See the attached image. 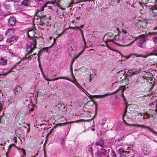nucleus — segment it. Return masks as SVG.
Returning a JSON list of instances; mask_svg holds the SVG:
<instances>
[{"label":"nucleus","mask_w":157,"mask_h":157,"mask_svg":"<svg viewBox=\"0 0 157 157\" xmlns=\"http://www.w3.org/2000/svg\"><path fill=\"white\" fill-rule=\"evenodd\" d=\"M74 61V59L72 60V61L71 63V69L72 70V64L73 63V62Z\"/></svg>","instance_id":"59"},{"label":"nucleus","mask_w":157,"mask_h":157,"mask_svg":"<svg viewBox=\"0 0 157 157\" xmlns=\"http://www.w3.org/2000/svg\"><path fill=\"white\" fill-rule=\"evenodd\" d=\"M66 29H65L61 33L59 34L58 36L57 37V38L61 36L66 31Z\"/></svg>","instance_id":"39"},{"label":"nucleus","mask_w":157,"mask_h":157,"mask_svg":"<svg viewBox=\"0 0 157 157\" xmlns=\"http://www.w3.org/2000/svg\"><path fill=\"white\" fill-rule=\"evenodd\" d=\"M25 57L26 59H32V57L30 55H28V56H26V55H25Z\"/></svg>","instance_id":"40"},{"label":"nucleus","mask_w":157,"mask_h":157,"mask_svg":"<svg viewBox=\"0 0 157 157\" xmlns=\"http://www.w3.org/2000/svg\"><path fill=\"white\" fill-rule=\"evenodd\" d=\"M36 55V54L35 53H33V55H31L30 56H31V57H34Z\"/></svg>","instance_id":"58"},{"label":"nucleus","mask_w":157,"mask_h":157,"mask_svg":"<svg viewBox=\"0 0 157 157\" xmlns=\"http://www.w3.org/2000/svg\"><path fill=\"white\" fill-rule=\"evenodd\" d=\"M148 0H142L141 2H140V4L142 3L143 4H145L147 3L148 2Z\"/></svg>","instance_id":"33"},{"label":"nucleus","mask_w":157,"mask_h":157,"mask_svg":"<svg viewBox=\"0 0 157 157\" xmlns=\"http://www.w3.org/2000/svg\"><path fill=\"white\" fill-rule=\"evenodd\" d=\"M3 38V36L1 35L0 34V41L2 40Z\"/></svg>","instance_id":"45"},{"label":"nucleus","mask_w":157,"mask_h":157,"mask_svg":"<svg viewBox=\"0 0 157 157\" xmlns=\"http://www.w3.org/2000/svg\"><path fill=\"white\" fill-rule=\"evenodd\" d=\"M36 39H34L32 40V41H31L29 44H27L26 48L27 53L25 54V55H26V56H28L32 53L33 50L36 48Z\"/></svg>","instance_id":"3"},{"label":"nucleus","mask_w":157,"mask_h":157,"mask_svg":"<svg viewBox=\"0 0 157 157\" xmlns=\"http://www.w3.org/2000/svg\"><path fill=\"white\" fill-rule=\"evenodd\" d=\"M141 23L142 29H144L147 27V23L144 20H143L142 21H141Z\"/></svg>","instance_id":"16"},{"label":"nucleus","mask_w":157,"mask_h":157,"mask_svg":"<svg viewBox=\"0 0 157 157\" xmlns=\"http://www.w3.org/2000/svg\"><path fill=\"white\" fill-rule=\"evenodd\" d=\"M35 34V32L33 29L29 30L27 33V36L30 38H32L34 36Z\"/></svg>","instance_id":"12"},{"label":"nucleus","mask_w":157,"mask_h":157,"mask_svg":"<svg viewBox=\"0 0 157 157\" xmlns=\"http://www.w3.org/2000/svg\"><path fill=\"white\" fill-rule=\"evenodd\" d=\"M151 150L150 148L146 149L145 150V152L144 154H146V155L149 154L151 152Z\"/></svg>","instance_id":"31"},{"label":"nucleus","mask_w":157,"mask_h":157,"mask_svg":"<svg viewBox=\"0 0 157 157\" xmlns=\"http://www.w3.org/2000/svg\"><path fill=\"white\" fill-rule=\"evenodd\" d=\"M92 120V118L91 119H90V120ZM90 120H80V121H84V122L88 121H89Z\"/></svg>","instance_id":"47"},{"label":"nucleus","mask_w":157,"mask_h":157,"mask_svg":"<svg viewBox=\"0 0 157 157\" xmlns=\"http://www.w3.org/2000/svg\"><path fill=\"white\" fill-rule=\"evenodd\" d=\"M111 0L113 2H117V3H118L119 2V1L120 0Z\"/></svg>","instance_id":"56"},{"label":"nucleus","mask_w":157,"mask_h":157,"mask_svg":"<svg viewBox=\"0 0 157 157\" xmlns=\"http://www.w3.org/2000/svg\"><path fill=\"white\" fill-rule=\"evenodd\" d=\"M106 35L109 36H113L114 35V34L112 33H106Z\"/></svg>","instance_id":"36"},{"label":"nucleus","mask_w":157,"mask_h":157,"mask_svg":"<svg viewBox=\"0 0 157 157\" xmlns=\"http://www.w3.org/2000/svg\"><path fill=\"white\" fill-rule=\"evenodd\" d=\"M126 89V87L125 86H121L119 88H118L117 90L115 92L111 93L109 94V93H107L106 94H105L104 95H95L94 96V97L96 98H105V97L109 95H110V94H114L117 93L119 91H121V97L123 98L124 100L125 101L126 99L125 98L123 94V93L125 90Z\"/></svg>","instance_id":"2"},{"label":"nucleus","mask_w":157,"mask_h":157,"mask_svg":"<svg viewBox=\"0 0 157 157\" xmlns=\"http://www.w3.org/2000/svg\"><path fill=\"white\" fill-rule=\"evenodd\" d=\"M113 39H107L106 40V43L109 41H113Z\"/></svg>","instance_id":"48"},{"label":"nucleus","mask_w":157,"mask_h":157,"mask_svg":"<svg viewBox=\"0 0 157 157\" xmlns=\"http://www.w3.org/2000/svg\"><path fill=\"white\" fill-rule=\"evenodd\" d=\"M45 8V5H43L40 6H39L37 9L35 11V15L40 17H43L44 16L43 10Z\"/></svg>","instance_id":"4"},{"label":"nucleus","mask_w":157,"mask_h":157,"mask_svg":"<svg viewBox=\"0 0 157 157\" xmlns=\"http://www.w3.org/2000/svg\"><path fill=\"white\" fill-rule=\"evenodd\" d=\"M75 29V27H71L69 26V28H67L66 29V30L68 29Z\"/></svg>","instance_id":"44"},{"label":"nucleus","mask_w":157,"mask_h":157,"mask_svg":"<svg viewBox=\"0 0 157 157\" xmlns=\"http://www.w3.org/2000/svg\"><path fill=\"white\" fill-rule=\"evenodd\" d=\"M122 32L124 34V36H126V33H127V31L125 30L124 29H122Z\"/></svg>","instance_id":"42"},{"label":"nucleus","mask_w":157,"mask_h":157,"mask_svg":"<svg viewBox=\"0 0 157 157\" xmlns=\"http://www.w3.org/2000/svg\"><path fill=\"white\" fill-rule=\"evenodd\" d=\"M126 113L127 112H126V111H124V113H123V119L124 118V117L125 116V115L126 114Z\"/></svg>","instance_id":"50"},{"label":"nucleus","mask_w":157,"mask_h":157,"mask_svg":"<svg viewBox=\"0 0 157 157\" xmlns=\"http://www.w3.org/2000/svg\"><path fill=\"white\" fill-rule=\"evenodd\" d=\"M16 20L15 17H10L8 20V25L10 27H13L14 26L16 23Z\"/></svg>","instance_id":"7"},{"label":"nucleus","mask_w":157,"mask_h":157,"mask_svg":"<svg viewBox=\"0 0 157 157\" xmlns=\"http://www.w3.org/2000/svg\"><path fill=\"white\" fill-rule=\"evenodd\" d=\"M152 13L155 16H157V9H154L152 10Z\"/></svg>","instance_id":"35"},{"label":"nucleus","mask_w":157,"mask_h":157,"mask_svg":"<svg viewBox=\"0 0 157 157\" xmlns=\"http://www.w3.org/2000/svg\"><path fill=\"white\" fill-rule=\"evenodd\" d=\"M18 38L17 36H12L7 39V41L9 42L16 41Z\"/></svg>","instance_id":"13"},{"label":"nucleus","mask_w":157,"mask_h":157,"mask_svg":"<svg viewBox=\"0 0 157 157\" xmlns=\"http://www.w3.org/2000/svg\"><path fill=\"white\" fill-rule=\"evenodd\" d=\"M5 8L7 10H10L11 9V6L9 5L5 4L4 5Z\"/></svg>","instance_id":"30"},{"label":"nucleus","mask_w":157,"mask_h":157,"mask_svg":"<svg viewBox=\"0 0 157 157\" xmlns=\"http://www.w3.org/2000/svg\"><path fill=\"white\" fill-rule=\"evenodd\" d=\"M127 107L126 106L125 107V109L124 110V111H126V112H127Z\"/></svg>","instance_id":"64"},{"label":"nucleus","mask_w":157,"mask_h":157,"mask_svg":"<svg viewBox=\"0 0 157 157\" xmlns=\"http://www.w3.org/2000/svg\"><path fill=\"white\" fill-rule=\"evenodd\" d=\"M145 39L146 37L144 35H141L140 36L135 38V40H134L133 41H132L131 42L130 44H127L126 45H123L122 44H119L117 43L116 42H114V43L115 44H116L117 45H118L120 46H126L129 45L133 43L136 40H137V46L140 47H141L142 48H143L144 47V46L143 45V44L144 42L145 41Z\"/></svg>","instance_id":"1"},{"label":"nucleus","mask_w":157,"mask_h":157,"mask_svg":"<svg viewBox=\"0 0 157 157\" xmlns=\"http://www.w3.org/2000/svg\"><path fill=\"white\" fill-rule=\"evenodd\" d=\"M116 33H118L119 32V31L118 30V29L117 28V29L115 31H114Z\"/></svg>","instance_id":"53"},{"label":"nucleus","mask_w":157,"mask_h":157,"mask_svg":"<svg viewBox=\"0 0 157 157\" xmlns=\"http://www.w3.org/2000/svg\"><path fill=\"white\" fill-rule=\"evenodd\" d=\"M133 55L135 56H136V57H141L142 56L140 55H139L136 54H133Z\"/></svg>","instance_id":"46"},{"label":"nucleus","mask_w":157,"mask_h":157,"mask_svg":"<svg viewBox=\"0 0 157 157\" xmlns=\"http://www.w3.org/2000/svg\"><path fill=\"white\" fill-rule=\"evenodd\" d=\"M149 34H157V33H155V32L150 33Z\"/></svg>","instance_id":"57"},{"label":"nucleus","mask_w":157,"mask_h":157,"mask_svg":"<svg viewBox=\"0 0 157 157\" xmlns=\"http://www.w3.org/2000/svg\"><path fill=\"white\" fill-rule=\"evenodd\" d=\"M133 3V0H126L124 2V5L125 8V10L128 11Z\"/></svg>","instance_id":"8"},{"label":"nucleus","mask_w":157,"mask_h":157,"mask_svg":"<svg viewBox=\"0 0 157 157\" xmlns=\"http://www.w3.org/2000/svg\"><path fill=\"white\" fill-rule=\"evenodd\" d=\"M152 40L155 44H157V37H154L152 38Z\"/></svg>","instance_id":"38"},{"label":"nucleus","mask_w":157,"mask_h":157,"mask_svg":"<svg viewBox=\"0 0 157 157\" xmlns=\"http://www.w3.org/2000/svg\"><path fill=\"white\" fill-rule=\"evenodd\" d=\"M72 5H73L72 3H71L67 7V8H68L69 7H72Z\"/></svg>","instance_id":"49"},{"label":"nucleus","mask_w":157,"mask_h":157,"mask_svg":"<svg viewBox=\"0 0 157 157\" xmlns=\"http://www.w3.org/2000/svg\"><path fill=\"white\" fill-rule=\"evenodd\" d=\"M111 156L112 157H117V155L113 151L111 153ZM107 157H109L108 155H107Z\"/></svg>","instance_id":"34"},{"label":"nucleus","mask_w":157,"mask_h":157,"mask_svg":"<svg viewBox=\"0 0 157 157\" xmlns=\"http://www.w3.org/2000/svg\"><path fill=\"white\" fill-rule=\"evenodd\" d=\"M13 68V67H12L11 69L10 70H9L7 72H6V73H3L0 74V76H6L9 73H10L12 71V70Z\"/></svg>","instance_id":"22"},{"label":"nucleus","mask_w":157,"mask_h":157,"mask_svg":"<svg viewBox=\"0 0 157 157\" xmlns=\"http://www.w3.org/2000/svg\"><path fill=\"white\" fill-rule=\"evenodd\" d=\"M66 79V80H68V79L67 78H66L65 77H59V78H55L54 79H47V80L48 81H55L56 80H57L59 79Z\"/></svg>","instance_id":"19"},{"label":"nucleus","mask_w":157,"mask_h":157,"mask_svg":"<svg viewBox=\"0 0 157 157\" xmlns=\"http://www.w3.org/2000/svg\"><path fill=\"white\" fill-rule=\"evenodd\" d=\"M15 30L13 29H10L7 30L5 33L7 36H13L15 33Z\"/></svg>","instance_id":"10"},{"label":"nucleus","mask_w":157,"mask_h":157,"mask_svg":"<svg viewBox=\"0 0 157 157\" xmlns=\"http://www.w3.org/2000/svg\"><path fill=\"white\" fill-rule=\"evenodd\" d=\"M21 4L25 6H28L30 5V2L28 0H24L22 2Z\"/></svg>","instance_id":"17"},{"label":"nucleus","mask_w":157,"mask_h":157,"mask_svg":"<svg viewBox=\"0 0 157 157\" xmlns=\"http://www.w3.org/2000/svg\"><path fill=\"white\" fill-rule=\"evenodd\" d=\"M35 1L36 2L38 3V7L39 6H42L43 5H44L46 6V10H47L48 9H51V6L48 5L49 4H52L50 3V2H46V0H35Z\"/></svg>","instance_id":"5"},{"label":"nucleus","mask_w":157,"mask_h":157,"mask_svg":"<svg viewBox=\"0 0 157 157\" xmlns=\"http://www.w3.org/2000/svg\"><path fill=\"white\" fill-rule=\"evenodd\" d=\"M7 0L9 2L11 1V2H16L17 1V0Z\"/></svg>","instance_id":"52"},{"label":"nucleus","mask_w":157,"mask_h":157,"mask_svg":"<svg viewBox=\"0 0 157 157\" xmlns=\"http://www.w3.org/2000/svg\"><path fill=\"white\" fill-rule=\"evenodd\" d=\"M7 63V60L6 59L1 58H0V64L2 65H6Z\"/></svg>","instance_id":"15"},{"label":"nucleus","mask_w":157,"mask_h":157,"mask_svg":"<svg viewBox=\"0 0 157 157\" xmlns=\"http://www.w3.org/2000/svg\"><path fill=\"white\" fill-rule=\"evenodd\" d=\"M133 157H141L140 154L137 151L134 152Z\"/></svg>","instance_id":"26"},{"label":"nucleus","mask_w":157,"mask_h":157,"mask_svg":"<svg viewBox=\"0 0 157 157\" xmlns=\"http://www.w3.org/2000/svg\"><path fill=\"white\" fill-rule=\"evenodd\" d=\"M140 69H133V70H132L133 71L134 75H135L137 74L139 72Z\"/></svg>","instance_id":"29"},{"label":"nucleus","mask_w":157,"mask_h":157,"mask_svg":"<svg viewBox=\"0 0 157 157\" xmlns=\"http://www.w3.org/2000/svg\"><path fill=\"white\" fill-rule=\"evenodd\" d=\"M40 25H43L44 24L45 22H44V18L43 17L40 18Z\"/></svg>","instance_id":"32"},{"label":"nucleus","mask_w":157,"mask_h":157,"mask_svg":"<svg viewBox=\"0 0 157 157\" xmlns=\"http://www.w3.org/2000/svg\"><path fill=\"white\" fill-rule=\"evenodd\" d=\"M126 37H125L124 39V38H122V37H121V36H119L118 38L117 39V40L119 42L121 43L122 42L123 43H124L126 42Z\"/></svg>","instance_id":"18"},{"label":"nucleus","mask_w":157,"mask_h":157,"mask_svg":"<svg viewBox=\"0 0 157 157\" xmlns=\"http://www.w3.org/2000/svg\"><path fill=\"white\" fill-rule=\"evenodd\" d=\"M133 72L132 70H128L127 73V74L128 75L132 76L134 75Z\"/></svg>","instance_id":"27"},{"label":"nucleus","mask_w":157,"mask_h":157,"mask_svg":"<svg viewBox=\"0 0 157 157\" xmlns=\"http://www.w3.org/2000/svg\"><path fill=\"white\" fill-rule=\"evenodd\" d=\"M106 150L101 148L100 151H97L95 154L96 157H105L106 154Z\"/></svg>","instance_id":"6"},{"label":"nucleus","mask_w":157,"mask_h":157,"mask_svg":"<svg viewBox=\"0 0 157 157\" xmlns=\"http://www.w3.org/2000/svg\"><path fill=\"white\" fill-rule=\"evenodd\" d=\"M141 21H138L136 23V25L137 26V27L140 30H141L142 29V28H141Z\"/></svg>","instance_id":"21"},{"label":"nucleus","mask_w":157,"mask_h":157,"mask_svg":"<svg viewBox=\"0 0 157 157\" xmlns=\"http://www.w3.org/2000/svg\"><path fill=\"white\" fill-rule=\"evenodd\" d=\"M157 29V26H156L154 29V30H156Z\"/></svg>","instance_id":"63"},{"label":"nucleus","mask_w":157,"mask_h":157,"mask_svg":"<svg viewBox=\"0 0 157 157\" xmlns=\"http://www.w3.org/2000/svg\"><path fill=\"white\" fill-rule=\"evenodd\" d=\"M125 81L126 82V83H127V84H128V83H129V80H127V79H126L125 80Z\"/></svg>","instance_id":"60"},{"label":"nucleus","mask_w":157,"mask_h":157,"mask_svg":"<svg viewBox=\"0 0 157 157\" xmlns=\"http://www.w3.org/2000/svg\"><path fill=\"white\" fill-rule=\"evenodd\" d=\"M69 123V122H66L64 123H63L62 124L61 123H59L56 124V125L57 126H63L67 124H68Z\"/></svg>","instance_id":"28"},{"label":"nucleus","mask_w":157,"mask_h":157,"mask_svg":"<svg viewBox=\"0 0 157 157\" xmlns=\"http://www.w3.org/2000/svg\"><path fill=\"white\" fill-rule=\"evenodd\" d=\"M19 149L21 150L23 152L24 155H26V152L25 150L24 149H21V148H20Z\"/></svg>","instance_id":"41"},{"label":"nucleus","mask_w":157,"mask_h":157,"mask_svg":"<svg viewBox=\"0 0 157 157\" xmlns=\"http://www.w3.org/2000/svg\"><path fill=\"white\" fill-rule=\"evenodd\" d=\"M145 128L148 129L150 132L154 133L157 134V132L154 131L151 128L147 126H145Z\"/></svg>","instance_id":"25"},{"label":"nucleus","mask_w":157,"mask_h":157,"mask_svg":"<svg viewBox=\"0 0 157 157\" xmlns=\"http://www.w3.org/2000/svg\"><path fill=\"white\" fill-rule=\"evenodd\" d=\"M96 145L100 146L102 147L104 146V144L102 140H100L95 143Z\"/></svg>","instance_id":"20"},{"label":"nucleus","mask_w":157,"mask_h":157,"mask_svg":"<svg viewBox=\"0 0 157 157\" xmlns=\"http://www.w3.org/2000/svg\"><path fill=\"white\" fill-rule=\"evenodd\" d=\"M88 151L92 155H93V152H92L93 149L91 146L89 147V148L88 149Z\"/></svg>","instance_id":"37"},{"label":"nucleus","mask_w":157,"mask_h":157,"mask_svg":"<svg viewBox=\"0 0 157 157\" xmlns=\"http://www.w3.org/2000/svg\"><path fill=\"white\" fill-rule=\"evenodd\" d=\"M90 129L91 130L93 131H94L95 130V129L94 128H90Z\"/></svg>","instance_id":"61"},{"label":"nucleus","mask_w":157,"mask_h":157,"mask_svg":"<svg viewBox=\"0 0 157 157\" xmlns=\"http://www.w3.org/2000/svg\"><path fill=\"white\" fill-rule=\"evenodd\" d=\"M95 0H85L84 1H86V2H87V1H89V2H90V1H93L94 2V1Z\"/></svg>","instance_id":"54"},{"label":"nucleus","mask_w":157,"mask_h":157,"mask_svg":"<svg viewBox=\"0 0 157 157\" xmlns=\"http://www.w3.org/2000/svg\"><path fill=\"white\" fill-rule=\"evenodd\" d=\"M75 29H78L79 30L80 32H81V35H82V39H83V40L84 41V47H83V48L82 49V50L81 52L79 53V54L78 56H79L81 54H82L83 52H84V50H85V48H86V42L85 41V39L84 38V37H83V33L82 32V30L80 29H79V27H75Z\"/></svg>","instance_id":"9"},{"label":"nucleus","mask_w":157,"mask_h":157,"mask_svg":"<svg viewBox=\"0 0 157 157\" xmlns=\"http://www.w3.org/2000/svg\"><path fill=\"white\" fill-rule=\"evenodd\" d=\"M37 56H38V60L39 62V56H39V54H37Z\"/></svg>","instance_id":"62"},{"label":"nucleus","mask_w":157,"mask_h":157,"mask_svg":"<svg viewBox=\"0 0 157 157\" xmlns=\"http://www.w3.org/2000/svg\"><path fill=\"white\" fill-rule=\"evenodd\" d=\"M22 59H21V60L19 61H18V62H17V63H16L15 65L13 67H15L17 64L20 63L22 61Z\"/></svg>","instance_id":"43"},{"label":"nucleus","mask_w":157,"mask_h":157,"mask_svg":"<svg viewBox=\"0 0 157 157\" xmlns=\"http://www.w3.org/2000/svg\"><path fill=\"white\" fill-rule=\"evenodd\" d=\"M123 122L126 125L129 126H136L137 127H140L142 128H145V126L144 125H140L139 124H129L126 122V121L124 120V118L123 119Z\"/></svg>","instance_id":"11"},{"label":"nucleus","mask_w":157,"mask_h":157,"mask_svg":"<svg viewBox=\"0 0 157 157\" xmlns=\"http://www.w3.org/2000/svg\"><path fill=\"white\" fill-rule=\"evenodd\" d=\"M28 107L29 111H32L33 110V104L32 103L28 105Z\"/></svg>","instance_id":"24"},{"label":"nucleus","mask_w":157,"mask_h":157,"mask_svg":"<svg viewBox=\"0 0 157 157\" xmlns=\"http://www.w3.org/2000/svg\"><path fill=\"white\" fill-rule=\"evenodd\" d=\"M9 53L10 56H15V55H14V54L12 52H10Z\"/></svg>","instance_id":"51"},{"label":"nucleus","mask_w":157,"mask_h":157,"mask_svg":"<svg viewBox=\"0 0 157 157\" xmlns=\"http://www.w3.org/2000/svg\"><path fill=\"white\" fill-rule=\"evenodd\" d=\"M91 74L90 73V79H89V82H91Z\"/></svg>","instance_id":"55"},{"label":"nucleus","mask_w":157,"mask_h":157,"mask_svg":"<svg viewBox=\"0 0 157 157\" xmlns=\"http://www.w3.org/2000/svg\"><path fill=\"white\" fill-rule=\"evenodd\" d=\"M21 87L18 86H16L14 90V92L15 94H17L21 92Z\"/></svg>","instance_id":"14"},{"label":"nucleus","mask_w":157,"mask_h":157,"mask_svg":"<svg viewBox=\"0 0 157 157\" xmlns=\"http://www.w3.org/2000/svg\"><path fill=\"white\" fill-rule=\"evenodd\" d=\"M117 152L121 156L123 153H126L124 151V149L122 148L118 149L117 151Z\"/></svg>","instance_id":"23"}]
</instances>
